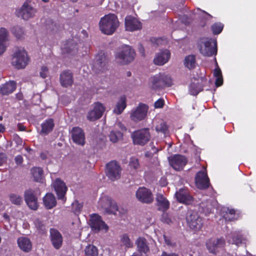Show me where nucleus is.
I'll return each instance as SVG.
<instances>
[{
	"label": "nucleus",
	"instance_id": "1",
	"mask_svg": "<svg viewBox=\"0 0 256 256\" xmlns=\"http://www.w3.org/2000/svg\"><path fill=\"white\" fill-rule=\"evenodd\" d=\"M194 152V159L196 164L193 168H200L201 166L204 170L198 172L195 176V184L200 190H206L210 187V181L206 172V168L200 164L201 158L200 157V151L198 148L193 145V153Z\"/></svg>",
	"mask_w": 256,
	"mask_h": 256
},
{
	"label": "nucleus",
	"instance_id": "2",
	"mask_svg": "<svg viewBox=\"0 0 256 256\" xmlns=\"http://www.w3.org/2000/svg\"><path fill=\"white\" fill-rule=\"evenodd\" d=\"M98 208L104 212L122 216L126 210L122 208H118L116 202L107 195H102L98 202Z\"/></svg>",
	"mask_w": 256,
	"mask_h": 256
},
{
	"label": "nucleus",
	"instance_id": "3",
	"mask_svg": "<svg viewBox=\"0 0 256 256\" xmlns=\"http://www.w3.org/2000/svg\"><path fill=\"white\" fill-rule=\"evenodd\" d=\"M196 44L200 52L204 56L210 57L217 54V42L215 40L200 38L196 41Z\"/></svg>",
	"mask_w": 256,
	"mask_h": 256
},
{
	"label": "nucleus",
	"instance_id": "4",
	"mask_svg": "<svg viewBox=\"0 0 256 256\" xmlns=\"http://www.w3.org/2000/svg\"><path fill=\"white\" fill-rule=\"evenodd\" d=\"M119 24L117 16L113 14L105 15L100 18L99 22L100 30L103 34L107 35L113 34Z\"/></svg>",
	"mask_w": 256,
	"mask_h": 256
},
{
	"label": "nucleus",
	"instance_id": "5",
	"mask_svg": "<svg viewBox=\"0 0 256 256\" xmlns=\"http://www.w3.org/2000/svg\"><path fill=\"white\" fill-rule=\"evenodd\" d=\"M29 62L27 52L23 48H16L12 56V64L17 69L26 68Z\"/></svg>",
	"mask_w": 256,
	"mask_h": 256
},
{
	"label": "nucleus",
	"instance_id": "6",
	"mask_svg": "<svg viewBox=\"0 0 256 256\" xmlns=\"http://www.w3.org/2000/svg\"><path fill=\"white\" fill-rule=\"evenodd\" d=\"M134 56V50L130 46H125L116 54V59L118 62L125 64L132 62Z\"/></svg>",
	"mask_w": 256,
	"mask_h": 256
},
{
	"label": "nucleus",
	"instance_id": "7",
	"mask_svg": "<svg viewBox=\"0 0 256 256\" xmlns=\"http://www.w3.org/2000/svg\"><path fill=\"white\" fill-rule=\"evenodd\" d=\"M34 4L31 1L25 2L22 7L16 11L17 16L25 20L34 17L36 12V10Z\"/></svg>",
	"mask_w": 256,
	"mask_h": 256
},
{
	"label": "nucleus",
	"instance_id": "8",
	"mask_svg": "<svg viewBox=\"0 0 256 256\" xmlns=\"http://www.w3.org/2000/svg\"><path fill=\"white\" fill-rule=\"evenodd\" d=\"M150 133L148 128H142L134 132L132 134L133 142L135 144L144 146L150 139Z\"/></svg>",
	"mask_w": 256,
	"mask_h": 256
},
{
	"label": "nucleus",
	"instance_id": "9",
	"mask_svg": "<svg viewBox=\"0 0 256 256\" xmlns=\"http://www.w3.org/2000/svg\"><path fill=\"white\" fill-rule=\"evenodd\" d=\"M122 168L116 161H111L106 164V174L112 181L118 180L120 178Z\"/></svg>",
	"mask_w": 256,
	"mask_h": 256
},
{
	"label": "nucleus",
	"instance_id": "10",
	"mask_svg": "<svg viewBox=\"0 0 256 256\" xmlns=\"http://www.w3.org/2000/svg\"><path fill=\"white\" fill-rule=\"evenodd\" d=\"M170 80L169 76L160 74L150 78L149 86L153 90H156L166 85H169L170 84Z\"/></svg>",
	"mask_w": 256,
	"mask_h": 256
},
{
	"label": "nucleus",
	"instance_id": "11",
	"mask_svg": "<svg viewBox=\"0 0 256 256\" xmlns=\"http://www.w3.org/2000/svg\"><path fill=\"white\" fill-rule=\"evenodd\" d=\"M40 194L38 189H30L24 194V200L28 206L32 210H36L38 208V196Z\"/></svg>",
	"mask_w": 256,
	"mask_h": 256
},
{
	"label": "nucleus",
	"instance_id": "12",
	"mask_svg": "<svg viewBox=\"0 0 256 256\" xmlns=\"http://www.w3.org/2000/svg\"><path fill=\"white\" fill-rule=\"evenodd\" d=\"M148 108L142 104H140L134 108H133L130 113V119L135 122H138L144 120L146 116Z\"/></svg>",
	"mask_w": 256,
	"mask_h": 256
},
{
	"label": "nucleus",
	"instance_id": "13",
	"mask_svg": "<svg viewBox=\"0 0 256 256\" xmlns=\"http://www.w3.org/2000/svg\"><path fill=\"white\" fill-rule=\"evenodd\" d=\"M52 186L54 190L58 199L65 202V195L68 190L65 182L60 178H57L52 182Z\"/></svg>",
	"mask_w": 256,
	"mask_h": 256
},
{
	"label": "nucleus",
	"instance_id": "14",
	"mask_svg": "<svg viewBox=\"0 0 256 256\" xmlns=\"http://www.w3.org/2000/svg\"><path fill=\"white\" fill-rule=\"evenodd\" d=\"M168 161L170 166L177 171L182 170L188 162L186 158L180 154H175L170 157Z\"/></svg>",
	"mask_w": 256,
	"mask_h": 256
},
{
	"label": "nucleus",
	"instance_id": "15",
	"mask_svg": "<svg viewBox=\"0 0 256 256\" xmlns=\"http://www.w3.org/2000/svg\"><path fill=\"white\" fill-rule=\"evenodd\" d=\"M105 110L104 106L100 102H96L92 108L88 112L87 118L90 121H94L100 118Z\"/></svg>",
	"mask_w": 256,
	"mask_h": 256
},
{
	"label": "nucleus",
	"instance_id": "16",
	"mask_svg": "<svg viewBox=\"0 0 256 256\" xmlns=\"http://www.w3.org/2000/svg\"><path fill=\"white\" fill-rule=\"evenodd\" d=\"M136 198L142 202L150 204L154 200L152 192L148 189L144 188H140L136 192Z\"/></svg>",
	"mask_w": 256,
	"mask_h": 256
},
{
	"label": "nucleus",
	"instance_id": "17",
	"mask_svg": "<svg viewBox=\"0 0 256 256\" xmlns=\"http://www.w3.org/2000/svg\"><path fill=\"white\" fill-rule=\"evenodd\" d=\"M72 139L76 144L83 146L85 144V134L81 128L74 127L70 131Z\"/></svg>",
	"mask_w": 256,
	"mask_h": 256
},
{
	"label": "nucleus",
	"instance_id": "18",
	"mask_svg": "<svg viewBox=\"0 0 256 256\" xmlns=\"http://www.w3.org/2000/svg\"><path fill=\"white\" fill-rule=\"evenodd\" d=\"M226 244L224 238H220L217 239H210L206 243V248L210 252L215 254L218 249L224 247Z\"/></svg>",
	"mask_w": 256,
	"mask_h": 256
},
{
	"label": "nucleus",
	"instance_id": "19",
	"mask_svg": "<svg viewBox=\"0 0 256 256\" xmlns=\"http://www.w3.org/2000/svg\"><path fill=\"white\" fill-rule=\"evenodd\" d=\"M194 79L193 96L197 95L200 92L203 90L204 88L208 84L206 78L202 74H201V76L198 78H194Z\"/></svg>",
	"mask_w": 256,
	"mask_h": 256
},
{
	"label": "nucleus",
	"instance_id": "20",
	"mask_svg": "<svg viewBox=\"0 0 256 256\" xmlns=\"http://www.w3.org/2000/svg\"><path fill=\"white\" fill-rule=\"evenodd\" d=\"M125 27L126 30L132 32L141 29L142 24L136 18L128 16L125 18Z\"/></svg>",
	"mask_w": 256,
	"mask_h": 256
},
{
	"label": "nucleus",
	"instance_id": "21",
	"mask_svg": "<svg viewBox=\"0 0 256 256\" xmlns=\"http://www.w3.org/2000/svg\"><path fill=\"white\" fill-rule=\"evenodd\" d=\"M170 58V52L168 50H164L156 54L154 62L156 65L162 66L168 61Z\"/></svg>",
	"mask_w": 256,
	"mask_h": 256
},
{
	"label": "nucleus",
	"instance_id": "22",
	"mask_svg": "<svg viewBox=\"0 0 256 256\" xmlns=\"http://www.w3.org/2000/svg\"><path fill=\"white\" fill-rule=\"evenodd\" d=\"M50 238L54 247L58 250L62 246V236L60 233L57 230L50 228Z\"/></svg>",
	"mask_w": 256,
	"mask_h": 256
},
{
	"label": "nucleus",
	"instance_id": "23",
	"mask_svg": "<svg viewBox=\"0 0 256 256\" xmlns=\"http://www.w3.org/2000/svg\"><path fill=\"white\" fill-rule=\"evenodd\" d=\"M9 45V35L8 30L4 28L0 29V56Z\"/></svg>",
	"mask_w": 256,
	"mask_h": 256
},
{
	"label": "nucleus",
	"instance_id": "24",
	"mask_svg": "<svg viewBox=\"0 0 256 256\" xmlns=\"http://www.w3.org/2000/svg\"><path fill=\"white\" fill-rule=\"evenodd\" d=\"M156 205L158 210L164 212L170 208V202L161 194H158L156 196Z\"/></svg>",
	"mask_w": 256,
	"mask_h": 256
},
{
	"label": "nucleus",
	"instance_id": "25",
	"mask_svg": "<svg viewBox=\"0 0 256 256\" xmlns=\"http://www.w3.org/2000/svg\"><path fill=\"white\" fill-rule=\"evenodd\" d=\"M18 244L21 250L28 252L32 249V244L30 240L26 237H20L17 240Z\"/></svg>",
	"mask_w": 256,
	"mask_h": 256
},
{
	"label": "nucleus",
	"instance_id": "26",
	"mask_svg": "<svg viewBox=\"0 0 256 256\" xmlns=\"http://www.w3.org/2000/svg\"><path fill=\"white\" fill-rule=\"evenodd\" d=\"M175 195L178 200L180 202L186 204H190L192 202V198L186 190H180L179 192L176 193Z\"/></svg>",
	"mask_w": 256,
	"mask_h": 256
},
{
	"label": "nucleus",
	"instance_id": "27",
	"mask_svg": "<svg viewBox=\"0 0 256 256\" xmlns=\"http://www.w3.org/2000/svg\"><path fill=\"white\" fill-rule=\"evenodd\" d=\"M60 82L64 87L71 86L73 83L72 76L68 70L64 71L60 75Z\"/></svg>",
	"mask_w": 256,
	"mask_h": 256
},
{
	"label": "nucleus",
	"instance_id": "28",
	"mask_svg": "<svg viewBox=\"0 0 256 256\" xmlns=\"http://www.w3.org/2000/svg\"><path fill=\"white\" fill-rule=\"evenodd\" d=\"M16 88V83L14 81H9L0 86V91L3 95H7L12 92Z\"/></svg>",
	"mask_w": 256,
	"mask_h": 256
},
{
	"label": "nucleus",
	"instance_id": "29",
	"mask_svg": "<svg viewBox=\"0 0 256 256\" xmlns=\"http://www.w3.org/2000/svg\"><path fill=\"white\" fill-rule=\"evenodd\" d=\"M245 238L240 232H235L230 234L228 238V241L230 243L238 245L245 241Z\"/></svg>",
	"mask_w": 256,
	"mask_h": 256
},
{
	"label": "nucleus",
	"instance_id": "30",
	"mask_svg": "<svg viewBox=\"0 0 256 256\" xmlns=\"http://www.w3.org/2000/svg\"><path fill=\"white\" fill-rule=\"evenodd\" d=\"M30 171L35 182H43L44 178V171L41 168L34 167Z\"/></svg>",
	"mask_w": 256,
	"mask_h": 256
},
{
	"label": "nucleus",
	"instance_id": "31",
	"mask_svg": "<svg viewBox=\"0 0 256 256\" xmlns=\"http://www.w3.org/2000/svg\"><path fill=\"white\" fill-rule=\"evenodd\" d=\"M44 206L47 209H51L56 206V201L54 196L52 194L48 193L43 198Z\"/></svg>",
	"mask_w": 256,
	"mask_h": 256
},
{
	"label": "nucleus",
	"instance_id": "32",
	"mask_svg": "<svg viewBox=\"0 0 256 256\" xmlns=\"http://www.w3.org/2000/svg\"><path fill=\"white\" fill-rule=\"evenodd\" d=\"M107 60L104 54H100L96 56V66L100 70H104L106 67Z\"/></svg>",
	"mask_w": 256,
	"mask_h": 256
},
{
	"label": "nucleus",
	"instance_id": "33",
	"mask_svg": "<svg viewBox=\"0 0 256 256\" xmlns=\"http://www.w3.org/2000/svg\"><path fill=\"white\" fill-rule=\"evenodd\" d=\"M126 106V98L124 96H122L120 98L113 112L116 114H120L124 111Z\"/></svg>",
	"mask_w": 256,
	"mask_h": 256
},
{
	"label": "nucleus",
	"instance_id": "34",
	"mask_svg": "<svg viewBox=\"0 0 256 256\" xmlns=\"http://www.w3.org/2000/svg\"><path fill=\"white\" fill-rule=\"evenodd\" d=\"M54 126L53 120L52 118L46 120L42 124L41 132L46 134L52 130Z\"/></svg>",
	"mask_w": 256,
	"mask_h": 256
},
{
	"label": "nucleus",
	"instance_id": "35",
	"mask_svg": "<svg viewBox=\"0 0 256 256\" xmlns=\"http://www.w3.org/2000/svg\"><path fill=\"white\" fill-rule=\"evenodd\" d=\"M138 250L140 252L146 253L149 251V248L146 244V240L144 238H139L136 242Z\"/></svg>",
	"mask_w": 256,
	"mask_h": 256
},
{
	"label": "nucleus",
	"instance_id": "36",
	"mask_svg": "<svg viewBox=\"0 0 256 256\" xmlns=\"http://www.w3.org/2000/svg\"><path fill=\"white\" fill-rule=\"evenodd\" d=\"M156 130L157 132H161L166 134L168 132V127L166 122L162 120H158V124L156 126Z\"/></svg>",
	"mask_w": 256,
	"mask_h": 256
},
{
	"label": "nucleus",
	"instance_id": "37",
	"mask_svg": "<svg viewBox=\"0 0 256 256\" xmlns=\"http://www.w3.org/2000/svg\"><path fill=\"white\" fill-rule=\"evenodd\" d=\"M86 256H98V250L92 244H89L84 250Z\"/></svg>",
	"mask_w": 256,
	"mask_h": 256
},
{
	"label": "nucleus",
	"instance_id": "38",
	"mask_svg": "<svg viewBox=\"0 0 256 256\" xmlns=\"http://www.w3.org/2000/svg\"><path fill=\"white\" fill-rule=\"evenodd\" d=\"M12 33L18 40H22L24 38V32L22 28L16 26H14L12 30Z\"/></svg>",
	"mask_w": 256,
	"mask_h": 256
},
{
	"label": "nucleus",
	"instance_id": "39",
	"mask_svg": "<svg viewBox=\"0 0 256 256\" xmlns=\"http://www.w3.org/2000/svg\"><path fill=\"white\" fill-rule=\"evenodd\" d=\"M224 218L226 221H234L238 218V216L236 214V210L234 209H228Z\"/></svg>",
	"mask_w": 256,
	"mask_h": 256
},
{
	"label": "nucleus",
	"instance_id": "40",
	"mask_svg": "<svg viewBox=\"0 0 256 256\" xmlns=\"http://www.w3.org/2000/svg\"><path fill=\"white\" fill-rule=\"evenodd\" d=\"M11 202L16 205H20L23 202L22 197L16 194H12L9 196Z\"/></svg>",
	"mask_w": 256,
	"mask_h": 256
},
{
	"label": "nucleus",
	"instance_id": "41",
	"mask_svg": "<svg viewBox=\"0 0 256 256\" xmlns=\"http://www.w3.org/2000/svg\"><path fill=\"white\" fill-rule=\"evenodd\" d=\"M122 136V134L121 132L114 130L111 131L109 136L110 140L113 143L116 142Z\"/></svg>",
	"mask_w": 256,
	"mask_h": 256
},
{
	"label": "nucleus",
	"instance_id": "42",
	"mask_svg": "<svg viewBox=\"0 0 256 256\" xmlns=\"http://www.w3.org/2000/svg\"><path fill=\"white\" fill-rule=\"evenodd\" d=\"M92 230L94 232H106L109 229L108 225H90Z\"/></svg>",
	"mask_w": 256,
	"mask_h": 256
},
{
	"label": "nucleus",
	"instance_id": "43",
	"mask_svg": "<svg viewBox=\"0 0 256 256\" xmlns=\"http://www.w3.org/2000/svg\"><path fill=\"white\" fill-rule=\"evenodd\" d=\"M90 224H105L100 216L96 214H93L90 216Z\"/></svg>",
	"mask_w": 256,
	"mask_h": 256
},
{
	"label": "nucleus",
	"instance_id": "44",
	"mask_svg": "<svg viewBox=\"0 0 256 256\" xmlns=\"http://www.w3.org/2000/svg\"><path fill=\"white\" fill-rule=\"evenodd\" d=\"M224 24L220 22H215L212 26V30L214 34H218L222 30Z\"/></svg>",
	"mask_w": 256,
	"mask_h": 256
},
{
	"label": "nucleus",
	"instance_id": "45",
	"mask_svg": "<svg viewBox=\"0 0 256 256\" xmlns=\"http://www.w3.org/2000/svg\"><path fill=\"white\" fill-rule=\"evenodd\" d=\"M198 10H200L201 12V14H200V16L202 18V26H204L206 24V21L212 18V16L204 10H202L199 8H198Z\"/></svg>",
	"mask_w": 256,
	"mask_h": 256
},
{
	"label": "nucleus",
	"instance_id": "46",
	"mask_svg": "<svg viewBox=\"0 0 256 256\" xmlns=\"http://www.w3.org/2000/svg\"><path fill=\"white\" fill-rule=\"evenodd\" d=\"M184 64L185 68L189 70L192 68V55L186 56L184 60Z\"/></svg>",
	"mask_w": 256,
	"mask_h": 256
},
{
	"label": "nucleus",
	"instance_id": "47",
	"mask_svg": "<svg viewBox=\"0 0 256 256\" xmlns=\"http://www.w3.org/2000/svg\"><path fill=\"white\" fill-rule=\"evenodd\" d=\"M86 220V218L84 215H82L80 216L75 215L74 220L72 222V224H82V222H84Z\"/></svg>",
	"mask_w": 256,
	"mask_h": 256
},
{
	"label": "nucleus",
	"instance_id": "48",
	"mask_svg": "<svg viewBox=\"0 0 256 256\" xmlns=\"http://www.w3.org/2000/svg\"><path fill=\"white\" fill-rule=\"evenodd\" d=\"M129 164L130 168L135 170L138 169L140 166L138 159L136 158H132L130 160Z\"/></svg>",
	"mask_w": 256,
	"mask_h": 256
},
{
	"label": "nucleus",
	"instance_id": "49",
	"mask_svg": "<svg viewBox=\"0 0 256 256\" xmlns=\"http://www.w3.org/2000/svg\"><path fill=\"white\" fill-rule=\"evenodd\" d=\"M68 52H70L72 50H77L76 45L74 44L71 42H68L66 46L64 48Z\"/></svg>",
	"mask_w": 256,
	"mask_h": 256
},
{
	"label": "nucleus",
	"instance_id": "50",
	"mask_svg": "<svg viewBox=\"0 0 256 256\" xmlns=\"http://www.w3.org/2000/svg\"><path fill=\"white\" fill-rule=\"evenodd\" d=\"M122 243L128 248H130L132 246V244L131 242L130 239L126 234H124L122 239Z\"/></svg>",
	"mask_w": 256,
	"mask_h": 256
},
{
	"label": "nucleus",
	"instance_id": "51",
	"mask_svg": "<svg viewBox=\"0 0 256 256\" xmlns=\"http://www.w3.org/2000/svg\"><path fill=\"white\" fill-rule=\"evenodd\" d=\"M114 128L116 130L126 131V128L125 126L120 122H117L114 124Z\"/></svg>",
	"mask_w": 256,
	"mask_h": 256
},
{
	"label": "nucleus",
	"instance_id": "52",
	"mask_svg": "<svg viewBox=\"0 0 256 256\" xmlns=\"http://www.w3.org/2000/svg\"><path fill=\"white\" fill-rule=\"evenodd\" d=\"M215 59V61H216V66H218V63H217V62H216V58H214ZM214 76L216 78V77H218V76H222V71L220 69V68L218 66V68H216L214 70Z\"/></svg>",
	"mask_w": 256,
	"mask_h": 256
},
{
	"label": "nucleus",
	"instance_id": "53",
	"mask_svg": "<svg viewBox=\"0 0 256 256\" xmlns=\"http://www.w3.org/2000/svg\"><path fill=\"white\" fill-rule=\"evenodd\" d=\"M48 74V69L47 67L46 66H42L40 72V76L42 78H45L47 76Z\"/></svg>",
	"mask_w": 256,
	"mask_h": 256
},
{
	"label": "nucleus",
	"instance_id": "54",
	"mask_svg": "<svg viewBox=\"0 0 256 256\" xmlns=\"http://www.w3.org/2000/svg\"><path fill=\"white\" fill-rule=\"evenodd\" d=\"M82 204L78 203V202H75L72 204V207L75 212H79L82 209Z\"/></svg>",
	"mask_w": 256,
	"mask_h": 256
},
{
	"label": "nucleus",
	"instance_id": "55",
	"mask_svg": "<svg viewBox=\"0 0 256 256\" xmlns=\"http://www.w3.org/2000/svg\"><path fill=\"white\" fill-rule=\"evenodd\" d=\"M162 222L166 224L172 222L171 218H169V216L166 214H164L162 215Z\"/></svg>",
	"mask_w": 256,
	"mask_h": 256
},
{
	"label": "nucleus",
	"instance_id": "56",
	"mask_svg": "<svg viewBox=\"0 0 256 256\" xmlns=\"http://www.w3.org/2000/svg\"><path fill=\"white\" fill-rule=\"evenodd\" d=\"M223 84V78L222 76L216 77L215 81V85L216 87H219Z\"/></svg>",
	"mask_w": 256,
	"mask_h": 256
},
{
	"label": "nucleus",
	"instance_id": "57",
	"mask_svg": "<svg viewBox=\"0 0 256 256\" xmlns=\"http://www.w3.org/2000/svg\"><path fill=\"white\" fill-rule=\"evenodd\" d=\"M164 105V101L162 99H159L154 102L156 108H162Z\"/></svg>",
	"mask_w": 256,
	"mask_h": 256
},
{
	"label": "nucleus",
	"instance_id": "58",
	"mask_svg": "<svg viewBox=\"0 0 256 256\" xmlns=\"http://www.w3.org/2000/svg\"><path fill=\"white\" fill-rule=\"evenodd\" d=\"M14 161L18 165H20L23 162V158L20 155L16 156L14 158Z\"/></svg>",
	"mask_w": 256,
	"mask_h": 256
},
{
	"label": "nucleus",
	"instance_id": "59",
	"mask_svg": "<svg viewBox=\"0 0 256 256\" xmlns=\"http://www.w3.org/2000/svg\"><path fill=\"white\" fill-rule=\"evenodd\" d=\"M6 160V156L5 154H0V166H2Z\"/></svg>",
	"mask_w": 256,
	"mask_h": 256
},
{
	"label": "nucleus",
	"instance_id": "60",
	"mask_svg": "<svg viewBox=\"0 0 256 256\" xmlns=\"http://www.w3.org/2000/svg\"><path fill=\"white\" fill-rule=\"evenodd\" d=\"M161 256H178L177 254L174 253L168 254L165 252H163Z\"/></svg>",
	"mask_w": 256,
	"mask_h": 256
},
{
	"label": "nucleus",
	"instance_id": "61",
	"mask_svg": "<svg viewBox=\"0 0 256 256\" xmlns=\"http://www.w3.org/2000/svg\"><path fill=\"white\" fill-rule=\"evenodd\" d=\"M164 238L165 240L166 243L168 245H171L170 240L169 238H168L165 235L164 236Z\"/></svg>",
	"mask_w": 256,
	"mask_h": 256
},
{
	"label": "nucleus",
	"instance_id": "62",
	"mask_svg": "<svg viewBox=\"0 0 256 256\" xmlns=\"http://www.w3.org/2000/svg\"><path fill=\"white\" fill-rule=\"evenodd\" d=\"M18 128L19 130H21V131H23L25 129V128L20 124L18 125Z\"/></svg>",
	"mask_w": 256,
	"mask_h": 256
},
{
	"label": "nucleus",
	"instance_id": "63",
	"mask_svg": "<svg viewBox=\"0 0 256 256\" xmlns=\"http://www.w3.org/2000/svg\"><path fill=\"white\" fill-rule=\"evenodd\" d=\"M4 129V127L3 125L0 124V132H2Z\"/></svg>",
	"mask_w": 256,
	"mask_h": 256
},
{
	"label": "nucleus",
	"instance_id": "64",
	"mask_svg": "<svg viewBox=\"0 0 256 256\" xmlns=\"http://www.w3.org/2000/svg\"><path fill=\"white\" fill-rule=\"evenodd\" d=\"M192 62H193V68H194V64H195V62H196L195 56L194 55H193V60H192Z\"/></svg>",
	"mask_w": 256,
	"mask_h": 256
}]
</instances>
